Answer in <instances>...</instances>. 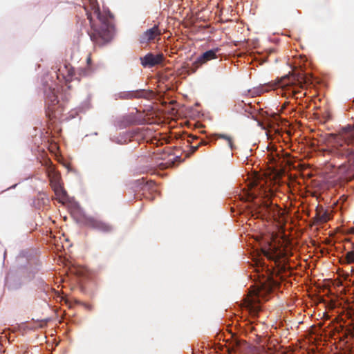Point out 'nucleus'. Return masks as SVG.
I'll list each match as a JSON object with an SVG mask.
<instances>
[{"label": "nucleus", "instance_id": "1", "mask_svg": "<svg viewBox=\"0 0 354 354\" xmlns=\"http://www.w3.org/2000/svg\"><path fill=\"white\" fill-rule=\"evenodd\" d=\"M91 5L93 13L100 22V29H94L95 33L91 35V39L97 45L102 46L109 43L114 35V27L110 21L111 15L109 12L102 14L99 7L95 5L93 0H91Z\"/></svg>", "mask_w": 354, "mask_h": 354}, {"label": "nucleus", "instance_id": "12", "mask_svg": "<svg viewBox=\"0 0 354 354\" xmlns=\"http://www.w3.org/2000/svg\"><path fill=\"white\" fill-rule=\"evenodd\" d=\"M215 136L216 137V138H222L225 140L227 142V145L229 146V147L231 149H233V142L232 138L229 136L225 134H216Z\"/></svg>", "mask_w": 354, "mask_h": 354}, {"label": "nucleus", "instance_id": "13", "mask_svg": "<svg viewBox=\"0 0 354 354\" xmlns=\"http://www.w3.org/2000/svg\"><path fill=\"white\" fill-rule=\"evenodd\" d=\"M248 195H249V196H248V198H248V200H249L250 198H251V199H252V200H253V199H254V198H255V197H256V196H255V195H254V192H250V193H248Z\"/></svg>", "mask_w": 354, "mask_h": 354}, {"label": "nucleus", "instance_id": "8", "mask_svg": "<svg viewBox=\"0 0 354 354\" xmlns=\"http://www.w3.org/2000/svg\"><path fill=\"white\" fill-rule=\"evenodd\" d=\"M160 35V32L157 26L147 30L144 32L141 37V41L145 42L153 39L157 35Z\"/></svg>", "mask_w": 354, "mask_h": 354}, {"label": "nucleus", "instance_id": "14", "mask_svg": "<svg viewBox=\"0 0 354 354\" xmlns=\"http://www.w3.org/2000/svg\"><path fill=\"white\" fill-rule=\"evenodd\" d=\"M87 18H88V19H89V21H90V24H91V27L93 28V23H92L91 15V14H90V13H88V12H87Z\"/></svg>", "mask_w": 354, "mask_h": 354}, {"label": "nucleus", "instance_id": "2", "mask_svg": "<svg viewBox=\"0 0 354 354\" xmlns=\"http://www.w3.org/2000/svg\"><path fill=\"white\" fill-rule=\"evenodd\" d=\"M342 138V142L337 148V153L354 167V126L348 125L344 127Z\"/></svg>", "mask_w": 354, "mask_h": 354}, {"label": "nucleus", "instance_id": "7", "mask_svg": "<svg viewBox=\"0 0 354 354\" xmlns=\"http://www.w3.org/2000/svg\"><path fill=\"white\" fill-rule=\"evenodd\" d=\"M218 52V48L207 50L197 58L196 62L201 65L209 60L216 59Z\"/></svg>", "mask_w": 354, "mask_h": 354}, {"label": "nucleus", "instance_id": "5", "mask_svg": "<svg viewBox=\"0 0 354 354\" xmlns=\"http://www.w3.org/2000/svg\"><path fill=\"white\" fill-rule=\"evenodd\" d=\"M48 176L50 185L59 201L64 203L68 199L66 192L64 189L59 180V176L54 171H49Z\"/></svg>", "mask_w": 354, "mask_h": 354}, {"label": "nucleus", "instance_id": "4", "mask_svg": "<svg viewBox=\"0 0 354 354\" xmlns=\"http://www.w3.org/2000/svg\"><path fill=\"white\" fill-rule=\"evenodd\" d=\"M58 88L55 85H51L46 88L45 93V101L47 109L50 114L54 115L56 117V108L55 106L59 102L57 99Z\"/></svg>", "mask_w": 354, "mask_h": 354}, {"label": "nucleus", "instance_id": "6", "mask_svg": "<svg viewBox=\"0 0 354 354\" xmlns=\"http://www.w3.org/2000/svg\"><path fill=\"white\" fill-rule=\"evenodd\" d=\"M163 55L161 53L153 55L148 53L145 57H141V64L144 67H153L160 64L163 61Z\"/></svg>", "mask_w": 354, "mask_h": 354}, {"label": "nucleus", "instance_id": "10", "mask_svg": "<svg viewBox=\"0 0 354 354\" xmlns=\"http://www.w3.org/2000/svg\"><path fill=\"white\" fill-rule=\"evenodd\" d=\"M297 82L300 83L299 80H297L293 74H291V75L285 76L283 78V80H281V86L283 87L295 85Z\"/></svg>", "mask_w": 354, "mask_h": 354}, {"label": "nucleus", "instance_id": "11", "mask_svg": "<svg viewBox=\"0 0 354 354\" xmlns=\"http://www.w3.org/2000/svg\"><path fill=\"white\" fill-rule=\"evenodd\" d=\"M344 263H354V251H349L346 253L344 259L342 260Z\"/></svg>", "mask_w": 354, "mask_h": 354}, {"label": "nucleus", "instance_id": "3", "mask_svg": "<svg viewBox=\"0 0 354 354\" xmlns=\"http://www.w3.org/2000/svg\"><path fill=\"white\" fill-rule=\"evenodd\" d=\"M252 216L257 218H272L279 223L283 222L281 216L284 214L283 211L279 209L277 207L271 206L268 201H263L261 203H254L252 210Z\"/></svg>", "mask_w": 354, "mask_h": 354}, {"label": "nucleus", "instance_id": "9", "mask_svg": "<svg viewBox=\"0 0 354 354\" xmlns=\"http://www.w3.org/2000/svg\"><path fill=\"white\" fill-rule=\"evenodd\" d=\"M92 225L94 228L102 232H109L112 229V226L109 224L98 220L93 221Z\"/></svg>", "mask_w": 354, "mask_h": 354}, {"label": "nucleus", "instance_id": "15", "mask_svg": "<svg viewBox=\"0 0 354 354\" xmlns=\"http://www.w3.org/2000/svg\"><path fill=\"white\" fill-rule=\"evenodd\" d=\"M90 62H91V57H88L87 58V63L89 64H90Z\"/></svg>", "mask_w": 354, "mask_h": 354}]
</instances>
